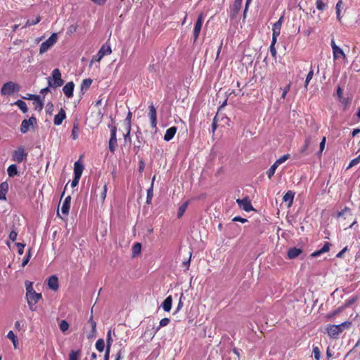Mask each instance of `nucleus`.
Listing matches in <instances>:
<instances>
[{
  "instance_id": "obj_42",
  "label": "nucleus",
  "mask_w": 360,
  "mask_h": 360,
  "mask_svg": "<svg viewBox=\"0 0 360 360\" xmlns=\"http://www.w3.org/2000/svg\"><path fill=\"white\" fill-rule=\"evenodd\" d=\"M96 348L99 352H103L105 348V342L103 339H99L96 342Z\"/></svg>"
},
{
  "instance_id": "obj_13",
  "label": "nucleus",
  "mask_w": 360,
  "mask_h": 360,
  "mask_svg": "<svg viewBox=\"0 0 360 360\" xmlns=\"http://www.w3.org/2000/svg\"><path fill=\"white\" fill-rule=\"evenodd\" d=\"M49 288L53 291H56L58 289V279L55 275L51 276L47 280Z\"/></svg>"
},
{
  "instance_id": "obj_45",
  "label": "nucleus",
  "mask_w": 360,
  "mask_h": 360,
  "mask_svg": "<svg viewBox=\"0 0 360 360\" xmlns=\"http://www.w3.org/2000/svg\"><path fill=\"white\" fill-rule=\"evenodd\" d=\"M313 75H314V70H313L312 68L311 67V69H310L309 72H308L306 79H305V82H304L305 88H307V86H308L310 80L312 79Z\"/></svg>"
},
{
  "instance_id": "obj_62",
  "label": "nucleus",
  "mask_w": 360,
  "mask_h": 360,
  "mask_svg": "<svg viewBox=\"0 0 360 360\" xmlns=\"http://www.w3.org/2000/svg\"><path fill=\"white\" fill-rule=\"evenodd\" d=\"M108 0H91V2L94 3L98 6H103L106 4Z\"/></svg>"
},
{
  "instance_id": "obj_31",
  "label": "nucleus",
  "mask_w": 360,
  "mask_h": 360,
  "mask_svg": "<svg viewBox=\"0 0 360 360\" xmlns=\"http://www.w3.org/2000/svg\"><path fill=\"white\" fill-rule=\"evenodd\" d=\"M8 175L14 177L18 174V169L15 165H11L7 169Z\"/></svg>"
},
{
  "instance_id": "obj_32",
  "label": "nucleus",
  "mask_w": 360,
  "mask_h": 360,
  "mask_svg": "<svg viewBox=\"0 0 360 360\" xmlns=\"http://www.w3.org/2000/svg\"><path fill=\"white\" fill-rule=\"evenodd\" d=\"M131 117H132V113L129 111L127 115L125 120H124V122L127 124V132L126 136H129L130 134L131 125Z\"/></svg>"
},
{
  "instance_id": "obj_35",
  "label": "nucleus",
  "mask_w": 360,
  "mask_h": 360,
  "mask_svg": "<svg viewBox=\"0 0 360 360\" xmlns=\"http://www.w3.org/2000/svg\"><path fill=\"white\" fill-rule=\"evenodd\" d=\"M7 338L12 341L14 347L17 348V346H18V339H17V337L15 336V335L14 334V333L12 330H11V331H9L8 333Z\"/></svg>"
},
{
  "instance_id": "obj_49",
  "label": "nucleus",
  "mask_w": 360,
  "mask_h": 360,
  "mask_svg": "<svg viewBox=\"0 0 360 360\" xmlns=\"http://www.w3.org/2000/svg\"><path fill=\"white\" fill-rule=\"evenodd\" d=\"M30 257H31V249H29L26 256L24 257V259L22 260V262L21 264V266L22 268L25 267L27 264V263L29 262V261L30 259Z\"/></svg>"
},
{
  "instance_id": "obj_27",
  "label": "nucleus",
  "mask_w": 360,
  "mask_h": 360,
  "mask_svg": "<svg viewBox=\"0 0 360 360\" xmlns=\"http://www.w3.org/2000/svg\"><path fill=\"white\" fill-rule=\"evenodd\" d=\"M101 103V100H99L96 102V105H95V108H97V112H96V120L97 122V124H98L99 123L101 122V120H102V117H103V113L102 112L101 110L99 108V105Z\"/></svg>"
},
{
  "instance_id": "obj_3",
  "label": "nucleus",
  "mask_w": 360,
  "mask_h": 360,
  "mask_svg": "<svg viewBox=\"0 0 360 360\" xmlns=\"http://www.w3.org/2000/svg\"><path fill=\"white\" fill-rule=\"evenodd\" d=\"M20 90V86L18 84L13 82H8L3 84L1 89V94L4 96L11 95L14 92H18Z\"/></svg>"
},
{
  "instance_id": "obj_57",
  "label": "nucleus",
  "mask_w": 360,
  "mask_h": 360,
  "mask_svg": "<svg viewBox=\"0 0 360 360\" xmlns=\"http://www.w3.org/2000/svg\"><path fill=\"white\" fill-rule=\"evenodd\" d=\"M15 245L18 248V253L19 255H22L24 252V248H25V245L24 243H16Z\"/></svg>"
},
{
  "instance_id": "obj_53",
  "label": "nucleus",
  "mask_w": 360,
  "mask_h": 360,
  "mask_svg": "<svg viewBox=\"0 0 360 360\" xmlns=\"http://www.w3.org/2000/svg\"><path fill=\"white\" fill-rule=\"evenodd\" d=\"M359 162H360V155L358 157H356V158H354L350 161L348 167H347V169H349L351 167L358 165Z\"/></svg>"
},
{
  "instance_id": "obj_8",
  "label": "nucleus",
  "mask_w": 360,
  "mask_h": 360,
  "mask_svg": "<svg viewBox=\"0 0 360 360\" xmlns=\"http://www.w3.org/2000/svg\"><path fill=\"white\" fill-rule=\"evenodd\" d=\"M203 18H204V16H203L202 13L199 14V15L197 18V20L195 23L194 30H193L194 41H195L199 37V35H200V33L201 31V28H202V25Z\"/></svg>"
},
{
  "instance_id": "obj_1",
  "label": "nucleus",
  "mask_w": 360,
  "mask_h": 360,
  "mask_svg": "<svg viewBox=\"0 0 360 360\" xmlns=\"http://www.w3.org/2000/svg\"><path fill=\"white\" fill-rule=\"evenodd\" d=\"M64 84L62 79L60 71L58 68L54 69L51 72V76L48 78V84L52 88H58Z\"/></svg>"
},
{
  "instance_id": "obj_23",
  "label": "nucleus",
  "mask_w": 360,
  "mask_h": 360,
  "mask_svg": "<svg viewBox=\"0 0 360 360\" xmlns=\"http://www.w3.org/2000/svg\"><path fill=\"white\" fill-rule=\"evenodd\" d=\"M333 59L337 60L342 58L343 60H346L347 57L342 49L340 47L335 48L333 51Z\"/></svg>"
},
{
  "instance_id": "obj_7",
  "label": "nucleus",
  "mask_w": 360,
  "mask_h": 360,
  "mask_svg": "<svg viewBox=\"0 0 360 360\" xmlns=\"http://www.w3.org/2000/svg\"><path fill=\"white\" fill-rule=\"evenodd\" d=\"M35 124H37V119L34 116H32L28 120H24L20 125V131L22 134H25L30 130V127H33Z\"/></svg>"
},
{
  "instance_id": "obj_5",
  "label": "nucleus",
  "mask_w": 360,
  "mask_h": 360,
  "mask_svg": "<svg viewBox=\"0 0 360 360\" xmlns=\"http://www.w3.org/2000/svg\"><path fill=\"white\" fill-rule=\"evenodd\" d=\"M42 294H26V299L30 310L37 309L36 304L42 300Z\"/></svg>"
},
{
  "instance_id": "obj_48",
  "label": "nucleus",
  "mask_w": 360,
  "mask_h": 360,
  "mask_svg": "<svg viewBox=\"0 0 360 360\" xmlns=\"http://www.w3.org/2000/svg\"><path fill=\"white\" fill-rule=\"evenodd\" d=\"M313 354L316 360H320L321 351L318 346L313 345Z\"/></svg>"
},
{
  "instance_id": "obj_52",
  "label": "nucleus",
  "mask_w": 360,
  "mask_h": 360,
  "mask_svg": "<svg viewBox=\"0 0 360 360\" xmlns=\"http://www.w3.org/2000/svg\"><path fill=\"white\" fill-rule=\"evenodd\" d=\"M290 87H291V83H288L285 87L284 89H283V93L281 94V98L284 100L286 97V95L288 93V91H290Z\"/></svg>"
},
{
  "instance_id": "obj_12",
  "label": "nucleus",
  "mask_w": 360,
  "mask_h": 360,
  "mask_svg": "<svg viewBox=\"0 0 360 360\" xmlns=\"http://www.w3.org/2000/svg\"><path fill=\"white\" fill-rule=\"evenodd\" d=\"M75 84L73 82H68L63 87V91L65 96L68 98H72L73 96Z\"/></svg>"
},
{
  "instance_id": "obj_28",
  "label": "nucleus",
  "mask_w": 360,
  "mask_h": 360,
  "mask_svg": "<svg viewBox=\"0 0 360 360\" xmlns=\"http://www.w3.org/2000/svg\"><path fill=\"white\" fill-rule=\"evenodd\" d=\"M33 105L34 109L38 111H41L44 108V102L40 99V96H37V98L33 101Z\"/></svg>"
},
{
  "instance_id": "obj_41",
  "label": "nucleus",
  "mask_w": 360,
  "mask_h": 360,
  "mask_svg": "<svg viewBox=\"0 0 360 360\" xmlns=\"http://www.w3.org/2000/svg\"><path fill=\"white\" fill-rule=\"evenodd\" d=\"M290 155L287 153L279 158L274 162L278 167L290 158Z\"/></svg>"
},
{
  "instance_id": "obj_34",
  "label": "nucleus",
  "mask_w": 360,
  "mask_h": 360,
  "mask_svg": "<svg viewBox=\"0 0 360 360\" xmlns=\"http://www.w3.org/2000/svg\"><path fill=\"white\" fill-rule=\"evenodd\" d=\"M81 356L80 350H72L69 354V360H79Z\"/></svg>"
},
{
  "instance_id": "obj_61",
  "label": "nucleus",
  "mask_w": 360,
  "mask_h": 360,
  "mask_svg": "<svg viewBox=\"0 0 360 360\" xmlns=\"http://www.w3.org/2000/svg\"><path fill=\"white\" fill-rule=\"evenodd\" d=\"M60 329L64 332L68 330V323L66 321H62L60 323Z\"/></svg>"
},
{
  "instance_id": "obj_16",
  "label": "nucleus",
  "mask_w": 360,
  "mask_h": 360,
  "mask_svg": "<svg viewBox=\"0 0 360 360\" xmlns=\"http://www.w3.org/2000/svg\"><path fill=\"white\" fill-rule=\"evenodd\" d=\"M242 1L243 0H234L233 4L231 8V18H235L236 15L240 11V10L241 8V6H242Z\"/></svg>"
},
{
  "instance_id": "obj_29",
  "label": "nucleus",
  "mask_w": 360,
  "mask_h": 360,
  "mask_svg": "<svg viewBox=\"0 0 360 360\" xmlns=\"http://www.w3.org/2000/svg\"><path fill=\"white\" fill-rule=\"evenodd\" d=\"M14 105H17L20 109V110L24 113L27 112L28 110V108L27 106L26 103L22 100L16 101Z\"/></svg>"
},
{
  "instance_id": "obj_58",
  "label": "nucleus",
  "mask_w": 360,
  "mask_h": 360,
  "mask_svg": "<svg viewBox=\"0 0 360 360\" xmlns=\"http://www.w3.org/2000/svg\"><path fill=\"white\" fill-rule=\"evenodd\" d=\"M356 298L357 297L356 296H354V297H352V298L349 299L348 300H347L345 304L342 306V308H345V307H347L352 305L356 300Z\"/></svg>"
},
{
  "instance_id": "obj_33",
  "label": "nucleus",
  "mask_w": 360,
  "mask_h": 360,
  "mask_svg": "<svg viewBox=\"0 0 360 360\" xmlns=\"http://www.w3.org/2000/svg\"><path fill=\"white\" fill-rule=\"evenodd\" d=\"M90 87V78L83 80L81 85V92L84 94Z\"/></svg>"
},
{
  "instance_id": "obj_14",
  "label": "nucleus",
  "mask_w": 360,
  "mask_h": 360,
  "mask_svg": "<svg viewBox=\"0 0 360 360\" xmlns=\"http://www.w3.org/2000/svg\"><path fill=\"white\" fill-rule=\"evenodd\" d=\"M338 326H335V325H328L326 327V330L328 336L331 338L336 339L338 335L340 334L338 331Z\"/></svg>"
},
{
  "instance_id": "obj_50",
  "label": "nucleus",
  "mask_w": 360,
  "mask_h": 360,
  "mask_svg": "<svg viewBox=\"0 0 360 360\" xmlns=\"http://www.w3.org/2000/svg\"><path fill=\"white\" fill-rule=\"evenodd\" d=\"M310 145V139L309 138H307L305 139L304 141V146L302 147V148L300 149V153L301 154H304L306 150H307V148H309Z\"/></svg>"
},
{
  "instance_id": "obj_21",
  "label": "nucleus",
  "mask_w": 360,
  "mask_h": 360,
  "mask_svg": "<svg viewBox=\"0 0 360 360\" xmlns=\"http://www.w3.org/2000/svg\"><path fill=\"white\" fill-rule=\"evenodd\" d=\"M302 252L301 248H291L288 251V257L290 259L297 257Z\"/></svg>"
},
{
  "instance_id": "obj_51",
  "label": "nucleus",
  "mask_w": 360,
  "mask_h": 360,
  "mask_svg": "<svg viewBox=\"0 0 360 360\" xmlns=\"http://www.w3.org/2000/svg\"><path fill=\"white\" fill-rule=\"evenodd\" d=\"M105 55H109L111 53L112 50L110 45L105 44L100 49Z\"/></svg>"
},
{
  "instance_id": "obj_30",
  "label": "nucleus",
  "mask_w": 360,
  "mask_h": 360,
  "mask_svg": "<svg viewBox=\"0 0 360 360\" xmlns=\"http://www.w3.org/2000/svg\"><path fill=\"white\" fill-rule=\"evenodd\" d=\"M106 192H107L106 185L104 184L103 187L100 190V193H99V199H100L101 202H102L104 201V200L106 197ZM94 195L96 198L98 196V194L96 193V190L95 191Z\"/></svg>"
},
{
  "instance_id": "obj_47",
  "label": "nucleus",
  "mask_w": 360,
  "mask_h": 360,
  "mask_svg": "<svg viewBox=\"0 0 360 360\" xmlns=\"http://www.w3.org/2000/svg\"><path fill=\"white\" fill-rule=\"evenodd\" d=\"M276 41H277V40H271V43L270 48H269L271 54L274 58L276 57V53H277L276 49L275 48V44H276Z\"/></svg>"
},
{
  "instance_id": "obj_18",
  "label": "nucleus",
  "mask_w": 360,
  "mask_h": 360,
  "mask_svg": "<svg viewBox=\"0 0 360 360\" xmlns=\"http://www.w3.org/2000/svg\"><path fill=\"white\" fill-rule=\"evenodd\" d=\"M177 131V127H171L169 129L166 130V132L164 135V140L166 141H169L172 140L174 135L176 134Z\"/></svg>"
},
{
  "instance_id": "obj_24",
  "label": "nucleus",
  "mask_w": 360,
  "mask_h": 360,
  "mask_svg": "<svg viewBox=\"0 0 360 360\" xmlns=\"http://www.w3.org/2000/svg\"><path fill=\"white\" fill-rule=\"evenodd\" d=\"M8 190V185L6 182H3L0 184V199L6 200V193Z\"/></svg>"
},
{
  "instance_id": "obj_6",
  "label": "nucleus",
  "mask_w": 360,
  "mask_h": 360,
  "mask_svg": "<svg viewBox=\"0 0 360 360\" xmlns=\"http://www.w3.org/2000/svg\"><path fill=\"white\" fill-rule=\"evenodd\" d=\"M27 158V153L25 152V148L20 146L17 150H14L12 156V160L16 162L20 163Z\"/></svg>"
},
{
  "instance_id": "obj_60",
  "label": "nucleus",
  "mask_w": 360,
  "mask_h": 360,
  "mask_svg": "<svg viewBox=\"0 0 360 360\" xmlns=\"http://www.w3.org/2000/svg\"><path fill=\"white\" fill-rule=\"evenodd\" d=\"M141 245L139 243H136L133 246V253L138 254L141 252Z\"/></svg>"
},
{
  "instance_id": "obj_64",
  "label": "nucleus",
  "mask_w": 360,
  "mask_h": 360,
  "mask_svg": "<svg viewBox=\"0 0 360 360\" xmlns=\"http://www.w3.org/2000/svg\"><path fill=\"white\" fill-rule=\"evenodd\" d=\"M145 168V162L143 160H140L139 162V172L142 173Z\"/></svg>"
},
{
  "instance_id": "obj_15",
  "label": "nucleus",
  "mask_w": 360,
  "mask_h": 360,
  "mask_svg": "<svg viewBox=\"0 0 360 360\" xmlns=\"http://www.w3.org/2000/svg\"><path fill=\"white\" fill-rule=\"evenodd\" d=\"M82 156H81L78 161L75 162L74 164V176L77 177H81L83 170L84 166L81 162V159Z\"/></svg>"
},
{
  "instance_id": "obj_39",
  "label": "nucleus",
  "mask_w": 360,
  "mask_h": 360,
  "mask_svg": "<svg viewBox=\"0 0 360 360\" xmlns=\"http://www.w3.org/2000/svg\"><path fill=\"white\" fill-rule=\"evenodd\" d=\"M278 166L274 163L271 167L266 171V175L269 179L274 175Z\"/></svg>"
},
{
  "instance_id": "obj_22",
  "label": "nucleus",
  "mask_w": 360,
  "mask_h": 360,
  "mask_svg": "<svg viewBox=\"0 0 360 360\" xmlns=\"http://www.w3.org/2000/svg\"><path fill=\"white\" fill-rule=\"evenodd\" d=\"M295 193L292 191H288L283 197L284 202L288 203V206L290 207L293 202Z\"/></svg>"
},
{
  "instance_id": "obj_56",
  "label": "nucleus",
  "mask_w": 360,
  "mask_h": 360,
  "mask_svg": "<svg viewBox=\"0 0 360 360\" xmlns=\"http://www.w3.org/2000/svg\"><path fill=\"white\" fill-rule=\"evenodd\" d=\"M217 122H218V120H217V115H215V117H214V119H213V122H212V124L211 133H212V134H214V132H215L216 129H217V127H218V125H217Z\"/></svg>"
},
{
  "instance_id": "obj_43",
  "label": "nucleus",
  "mask_w": 360,
  "mask_h": 360,
  "mask_svg": "<svg viewBox=\"0 0 360 360\" xmlns=\"http://www.w3.org/2000/svg\"><path fill=\"white\" fill-rule=\"evenodd\" d=\"M106 55L100 49L98 53L91 59V63L93 61H100Z\"/></svg>"
},
{
  "instance_id": "obj_46",
  "label": "nucleus",
  "mask_w": 360,
  "mask_h": 360,
  "mask_svg": "<svg viewBox=\"0 0 360 360\" xmlns=\"http://www.w3.org/2000/svg\"><path fill=\"white\" fill-rule=\"evenodd\" d=\"M170 322V319L168 318H164L160 320L159 326L157 328L156 331H158L160 328L167 326Z\"/></svg>"
},
{
  "instance_id": "obj_9",
  "label": "nucleus",
  "mask_w": 360,
  "mask_h": 360,
  "mask_svg": "<svg viewBox=\"0 0 360 360\" xmlns=\"http://www.w3.org/2000/svg\"><path fill=\"white\" fill-rule=\"evenodd\" d=\"M148 117L150 120V124L152 128L156 129L158 124L157 111L153 103L149 106Z\"/></svg>"
},
{
  "instance_id": "obj_19",
  "label": "nucleus",
  "mask_w": 360,
  "mask_h": 360,
  "mask_svg": "<svg viewBox=\"0 0 360 360\" xmlns=\"http://www.w3.org/2000/svg\"><path fill=\"white\" fill-rule=\"evenodd\" d=\"M330 246H331V244L330 243L326 242L324 245L319 250L315 251L313 253H311V257H316L323 253L328 252Z\"/></svg>"
},
{
  "instance_id": "obj_38",
  "label": "nucleus",
  "mask_w": 360,
  "mask_h": 360,
  "mask_svg": "<svg viewBox=\"0 0 360 360\" xmlns=\"http://www.w3.org/2000/svg\"><path fill=\"white\" fill-rule=\"evenodd\" d=\"M352 326V322L351 321H345L339 325H335V326H338V329H339V332L340 333H341L344 329L345 328H349L350 326Z\"/></svg>"
},
{
  "instance_id": "obj_40",
  "label": "nucleus",
  "mask_w": 360,
  "mask_h": 360,
  "mask_svg": "<svg viewBox=\"0 0 360 360\" xmlns=\"http://www.w3.org/2000/svg\"><path fill=\"white\" fill-rule=\"evenodd\" d=\"M187 206H188V202H186L183 203L179 207L178 212H177V217L178 218H181L184 215V212H185V211H186V210L187 208Z\"/></svg>"
},
{
  "instance_id": "obj_54",
  "label": "nucleus",
  "mask_w": 360,
  "mask_h": 360,
  "mask_svg": "<svg viewBox=\"0 0 360 360\" xmlns=\"http://www.w3.org/2000/svg\"><path fill=\"white\" fill-rule=\"evenodd\" d=\"M32 285V282L28 281L25 282L26 292H36Z\"/></svg>"
},
{
  "instance_id": "obj_17",
  "label": "nucleus",
  "mask_w": 360,
  "mask_h": 360,
  "mask_svg": "<svg viewBox=\"0 0 360 360\" xmlns=\"http://www.w3.org/2000/svg\"><path fill=\"white\" fill-rule=\"evenodd\" d=\"M66 114L65 111L63 108H60L59 112L55 115L53 123L55 125H60L63 122V121L65 119Z\"/></svg>"
},
{
  "instance_id": "obj_36",
  "label": "nucleus",
  "mask_w": 360,
  "mask_h": 360,
  "mask_svg": "<svg viewBox=\"0 0 360 360\" xmlns=\"http://www.w3.org/2000/svg\"><path fill=\"white\" fill-rule=\"evenodd\" d=\"M315 5L316 8L321 11H324L327 7V4L325 2L324 0H316Z\"/></svg>"
},
{
  "instance_id": "obj_26",
  "label": "nucleus",
  "mask_w": 360,
  "mask_h": 360,
  "mask_svg": "<svg viewBox=\"0 0 360 360\" xmlns=\"http://www.w3.org/2000/svg\"><path fill=\"white\" fill-rule=\"evenodd\" d=\"M172 296L167 297L162 304V307L165 311H169L172 308Z\"/></svg>"
},
{
  "instance_id": "obj_10",
  "label": "nucleus",
  "mask_w": 360,
  "mask_h": 360,
  "mask_svg": "<svg viewBox=\"0 0 360 360\" xmlns=\"http://www.w3.org/2000/svg\"><path fill=\"white\" fill-rule=\"evenodd\" d=\"M283 23V17H281L279 20L275 22L272 28V40H277V37L281 34V26Z\"/></svg>"
},
{
  "instance_id": "obj_59",
  "label": "nucleus",
  "mask_w": 360,
  "mask_h": 360,
  "mask_svg": "<svg viewBox=\"0 0 360 360\" xmlns=\"http://www.w3.org/2000/svg\"><path fill=\"white\" fill-rule=\"evenodd\" d=\"M112 342V339L111 337V331L109 330L107 333V345H106V349L108 348V350H110V347Z\"/></svg>"
},
{
  "instance_id": "obj_4",
  "label": "nucleus",
  "mask_w": 360,
  "mask_h": 360,
  "mask_svg": "<svg viewBox=\"0 0 360 360\" xmlns=\"http://www.w3.org/2000/svg\"><path fill=\"white\" fill-rule=\"evenodd\" d=\"M58 34L53 33L51 37L45 41L42 42L40 45L39 53H43L47 51L51 46H53L58 40Z\"/></svg>"
},
{
  "instance_id": "obj_55",
  "label": "nucleus",
  "mask_w": 360,
  "mask_h": 360,
  "mask_svg": "<svg viewBox=\"0 0 360 360\" xmlns=\"http://www.w3.org/2000/svg\"><path fill=\"white\" fill-rule=\"evenodd\" d=\"M326 138L324 136L321 143H320V145H319V147H320V150H319V152L318 153V155H321L322 154V152L323 151L324 148H325V146H326Z\"/></svg>"
},
{
  "instance_id": "obj_11",
  "label": "nucleus",
  "mask_w": 360,
  "mask_h": 360,
  "mask_svg": "<svg viewBox=\"0 0 360 360\" xmlns=\"http://www.w3.org/2000/svg\"><path fill=\"white\" fill-rule=\"evenodd\" d=\"M236 202L240 206V208L244 210L246 212H249L252 210V206L250 200L248 198H244L243 199H237Z\"/></svg>"
},
{
  "instance_id": "obj_20",
  "label": "nucleus",
  "mask_w": 360,
  "mask_h": 360,
  "mask_svg": "<svg viewBox=\"0 0 360 360\" xmlns=\"http://www.w3.org/2000/svg\"><path fill=\"white\" fill-rule=\"evenodd\" d=\"M71 197L70 195L65 198L61 207V212L63 214L68 215L70 207Z\"/></svg>"
},
{
  "instance_id": "obj_37",
  "label": "nucleus",
  "mask_w": 360,
  "mask_h": 360,
  "mask_svg": "<svg viewBox=\"0 0 360 360\" xmlns=\"http://www.w3.org/2000/svg\"><path fill=\"white\" fill-rule=\"evenodd\" d=\"M41 21V16L38 15L35 20H27L23 27H30L38 24Z\"/></svg>"
},
{
  "instance_id": "obj_44",
  "label": "nucleus",
  "mask_w": 360,
  "mask_h": 360,
  "mask_svg": "<svg viewBox=\"0 0 360 360\" xmlns=\"http://www.w3.org/2000/svg\"><path fill=\"white\" fill-rule=\"evenodd\" d=\"M106 55L100 49L98 53L91 59V63L93 61H100Z\"/></svg>"
},
{
  "instance_id": "obj_25",
  "label": "nucleus",
  "mask_w": 360,
  "mask_h": 360,
  "mask_svg": "<svg viewBox=\"0 0 360 360\" xmlns=\"http://www.w3.org/2000/svg\"><path fill=\"white\" fill-rule=\"evenodd\" d=\"M155 176L153 177L151 185L150 188L147 190V198H146V203L150 204L152 201V198L153 196V182L155 181Z\"/></svg>"
},
{
  "instance_id": "obj_63",
  "label": "nucleus",
  "mask_w": 360,
  "mask_h": 360,
  "mask_svg": "<svg viewBox=\"0 0 360 360\" xmlns=\"http://www.w3.org/2000/svg\"><path fill=\"white\" fill-rule=\"evenodd\" d=\"M17 236H18L17 232L13 230V231H11L10 232V234H9V238H10L13 242H14V241H15V240H16V239H17Z\"/></svg>"
},
{
  "instance_id": "obj_2",
  "label": "nucleus",
  "mask_w": 360,
  "mask_h": 360,
  "mask_svg": "<svg viewBox=\"0 0 360 360\" xmlns=\"http://www.w3.org/2000/svg\"><path fill=\"white\" fill-rule=\"evenodd\" d=\"M108 127L110 129V137L108 143V147L110 153L113 154L117 147V127L115 125L112 124H109Z\"/></svg>"
}]
</instances>
